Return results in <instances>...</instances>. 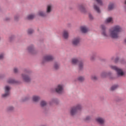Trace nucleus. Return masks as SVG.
<instances>
[{
  "label": "nucleus",
  "instance_id": "f257e3e1",
  "mask_svg": "<svg viewBox=\"0 0 126 126\" xmlns=\"http://www.w3.org/2000/svg\"><path fill=\"white\" fill-rule=\"evenodd\" d=\"M102 30L101 34L105 38L110 37L112 39H119L120 38V32H122V27L119 25L114 26L109 30V34L106 32V27L104 25H101Z\"/></svg>",
  "mask_w": 126,
  "mask_h": 126
},
{
  "label": "nucleus",
  "instance_id": "f03ea898",
  "mask_svg": "<svg viewBox=\"0 0 126 126\" xmlns=\"http://www.w3.org/2000/svg\"><path fill=\"white\" fill-rule=\"evenodd\" d=\"M82 110V105L80 104H78L71 108L70 110V114L71 116H75L77 114L78 111Z\"/></svg>",
  "mask_w": 126,
  "mask_h": 126
},
{
  "label": "nucleus",
  "instance_id": "7ed1b4c3",
  "mask_svg": "<svg viewBox=\"0 0 126 126\" xmlns=\"http://www.w3.org/2000/svg\"><path fill=\"white\" fill-rule=\"evenodd\" d=\"M71 63L72 64H77V63H78L79 68L80 70L83 68V62L80 61L79 58L72 59Z\"/></svg>",
  "mask_w": 126,
  "mask_h": 126
},
{
  "label": "nucleus",
  "instance_id": "20e7f679",
  "mask_svg": "<svg viewBox=\"0 0 126 126\" xmlns=\"http://www.w3.org/2000/svg\"><path fill=\"white\" fill-rule=\"evenodd\" d=\"M25 73L26 74H22V77L23 78V80L25 82H30L31 81V77L29 75H28V73H29V71L27 70L25 71Z\"/></svg>",
  "mask_w": 126,
  "mask_h": 126
},
{
  "label": "nucleus",
  "instance_id": "39448f33",
  "mask_svg": "<svg viewBox=\"0 0 126 126\" xmlns=\"http://www.w3.org/2000/svg\"><path fill=\"white\" fill-rule=\"evenodd\" d=\"M51 11L52 6L51 5H48L47 6L46 12L45 13L43 11H39L38 12V15H39V16H42V17H45V16H47V13H50Z\"/></svg>",
  "mask_w": 126,
  "mask_h": 126
},
{
  "label": "nucleus",
  "instance_id": "423d86ee",
  "mask_svg": "<svg viewBox=\"0 0 126 126\" xmlns=\"http://www.w3.org/2000/svg\"><path fill=\"white\" fill-rule=\"evenodd\" d=\"M63 85L59 84L55 88V91L58 94H63Z\"/></svg>",
  "mask_w": 126,
  "mask_h": 126
},
{
  "label": "nucleus",
  "instance_id": "0eeeda50",
  "mask_svg": "<svg viewBox=\"0 0 126 126\" xmlns=\"http://www.w3.org/2000/svg\"><path fill=\"white\" fill-rule=\"evenodd\" d=\"M10 89H11L10 87L8 86H5L4 87L5 93L2 94V98H5L7 97V96H9V94H10Z\"/></svg>",
  "mask_w": 126,
  "mask_h": 126
},
{
  "label": "nucleus",
  "instance_id": "6e6552de",
  "mask_svg": "<svg viewBox=\"0 0 126 126\" xmlns=\"http://www.w3.org/2000/svg\"><path fill=\"white\" fill-rule=\"evenodd\" d=\"M54 58L53 55H46L43 58L42 63H44L46 62H52L53 61Z\"/></svg>",
  "mask_w": 126,
  "mask_h": 126
},
{
  "label": "nucleus",
  "instance_id": "1a4fd4ad",
  "mask_svg": "<svg viewBox=\"0 0 126 126\" xmlns=\"http://www.w3.org/2000/svg\"><path fill=\"white\" fill-rule=\"evenodd\" d=\"M111 68L112 69H114V70H116V71H117V75L118 76H123V75H124L125 73H124V72H123V70L122 69L118 68L117 66H111Z\"/></svg>",
  "mask_w": 126,
  "mask_h": 126
},
{
  "label": "nucleus",
  "instance_id": "9d476101",
  "mask_svg": "<svg viewBox=\"0 0 126 126\" xmlns=\"http://www.w3.org/2000/svg\"><path fill=\"white\" fill-rule=\"evenodd\" d=\"M80 37H75L72 40V44L73 46H78L79 44L80 43Z\"/></svg>",
  "mask_w": 126,
  "mask_h": 126
},
{
  "label": "nucleus",
  "instance_id": "9b49d317",
  "mask_svg": "<svg viewBox=\"0 0 126 126\" xmlns=\"http://www.w3.org/2000/svg\"><path fill=\"white\" fill-rule=\"evenodd\" d=\"M95 121L101 126H103L104 125H105V119L102 117H97L95 119Z\"/></svg>",
  "mask_w": 126,
  "mask_h": 126
},
{
  "label": "nucleus",
  "instance_id": "f8f14e48",
  "mask_svg": "<svg viewBox=\"0 0 126 126\" xmlns=\"http://www.w3.org/2000/svg\"><path fill=\"white\" fill-rule=\"evenodd\" d=\"M28 52L31 54H36V50L33 45L29 46L27 49Z\"/></svg>",
  "mask_w": 126,
  "mask_h": 126
},
{
  "label": "nucleus",
  "instance_id": "ddd939ff",
  "mask_svg": "<svg viewBox=\"0 0 126 126\" xmlns=\"http://www.w3.org/2000/svg\"><path fill=\"white\" fill-rule=\"evenodd\" d=\"M7 83L9 84H18L19 83L18 81L12 79V78H9L7 81Z\"/></svg>",
  "mask_w": 126,
  "mask_h": 126
},
{
  "label": "nucleus",
  "instance_id": "4468645a",
  "mask_svg": "<svg viewBox=\"0 0 126 126\" xmlns=\"http://www.w3.org/2000/svg\"><path fill=\"white\" fill-rule=\"evenodd\" d=\"M78 9H79L80 11H81V12H86L85 7H84V5H83V4L79 5L78 6Z\"/></svg>",
  "mask_w": 126,
  "mask_h": 126
},
{
  "label": "nucleus",
  "instance_id": "2eb2a0df",
  "mask_svg": "<svg viewBox=\"0 0 126 126\" xmlns=\"http://www.w3.org/2000/svg\"><path fill=\"white\" fill-rule=\"evenodd\" d=\"M63 36L64 39H67V38H68V32L67 31H64L63 32Z\"/></svg>",
  "mask_w": 126,
  "mask_h": 126
},
{
  "label": "nucleus",
  "instance_id": "dca6fc26",
  "mask_svg": "<svg viewBox=\"0 0 126 126\" xmlns=\"http://www.w3.org/2000/svg\"><path fill=\"white\" fill-rule=\"evenodd\" d=\"M94 10H95V11L97 12V13H100V12H101V11L100 10V8H99V7L97 6L95 4H94Z\"/></svg>",
  "mask_w": 126,
  "mask_h": 126
},
{
  "label": "nucleus",
  "instance_id": "f3484780",
  "mask_svg": "<svg viewBox=\"0 0 126 126\" xmlns=\"http://www.w3.org/2000/svg\"><path fill=\"white\" fill-rule=\"evenodd\" d=\"M40 100V97L37 95H33L32 96V100L33 102H38Z\"/></svg>",
  "mask_w": 126,
  "mask_h": 126
},
{
  "label": "nucleus",
  "instance_id": "a211bd4d",
  "mask_svg": "<svg viewBox=\"0 0 126 126\" xmlns=\"http://www.w3.org/2000/svg\"><path fill=\"white\" fill-rule=\"evenodd\" d=\"M114 7H115V5L114 4V3H110L108 5V10H112V9H114Z\"/></svg>",
  "mask_w": 126,
  "mask_h": 126
},
{
  "label": "nucleus",
  "instance_id": "6ab92c4d",
  "mask_svg": "<svg viewBox=\"0 0 126 126\" xmlns=\"http://www.w3.org/2000/svg\"><path fill=\"white\" fill-rule=\"evenodd\" d=\"M105 23H113V18L112 17H109L105 20Z\"/></svg>",
  "mask_w": 126,
  "mask_h": 126
},
{
  "label": "nucleus",
  "instance_id": "aec40b11",
  "mask_svg": "<svg viewBox=\"0 0 126 126\" xmlns=\"http://www.w3.org/2000/svg\"><path fill=\"white\" fill-rule=\"evenodd\" d=\"M81 30L83 33H86L88 31V29L86 27H82L81 28Z\"/></svg>",
  "mask_w": 126,
  "mask_h": 126
},
{
  "label": "nucleus",
  "instance_id": "412c9836",
  "mask_svg": "<svg viewBox=\"0 0 126 126\" xmlns=\"http://www.w3.org/2000/svg\"><path fill=\"white\" fill-rule=\"evenodd\" d=\"M13 110H14V107H13V106H8L6 108V111L7 112H11L13 111Z\"/></svg>",
  "mask_w": 126,
  "mask_h": 126
},
{
  "label": "nucleus",
  "instance_id": "4be33fe9",
  "mask_svg": "<svg viewBox=\"0 0 126 126\" xmlns=\"http://www.w3.org/2000/svg\"><path fill=\"white\" fill-rule=\"evenodd\" d=\"M40 106L42 107H45V106H47V102H46L45 100H42L40 102Z\"/></svg>",
  "mask_w": 126,
  "mask_h": 126
},
{
  "label": "nucleus",
  "instance_id": "5701e85b",
  "mask_svg": "<svg viewBox=\"0 0 126 126\" xmlns=\"http://www.w3.org/2000/svg\"><path fill=\"white\" fill-rule=\"evenodd\" d=\"M54 68L56 70L59 69V68H60V64L58 63H55L54 65Z\"/></svg>",
  "mask_w": 126,
  "mask_h": 126
},
{
  "label": "nucleus",
  "instance_id": "b1692460",
  "mask_svg": "<svg viewBox=\"0 0 126 126\" xmlns=\"http://www.w3.org/2000/svg\"><path fill=\"white\" fill-rule=\"evenodd\" d=\"M35 17V15L34 14H30L27 17V19H29V20H31V19H33Z\"/></svg>",
  "mask_w": 126,
  "mask_h": 126
},
{
  "label": "nucleus",
  "instance_id": "393cba45",
  "mask_svg": "<svg viewBox=\"0 0 126 126\" xmlns=\"http://www.w3.org/2000/svg\"><path fill=\"white\" fill-rule=\"evenodd\" d=\"M118 87H119V86H118L117 85H113L111 87L110 90L111 91H114V90H116V89H117Z\"/></svg>",
  "mask_w": 126,
  "mask_h": 126
},
{
  "label": "nucleus",
  "instance_id": "a878e982",
  "mask_svg": "<svg viewBox=\"0 0 126 126\" xmlns=\"http://www.w3.org/2000/svg\"><path fill=\"white\" fill-rule=\"evenodd\" d=\"M107 75H108V73L106 72H103L101 74V77L102 78H105V77H107Z\"/></svg>",
  "mask_w": 126,
  "mask_h": 126
},
{
  "label": "nucleus",
  "instance_id": "bb28decb",
  "mask_svg": "<svg viewBox=\"0 0 126 126\" xmlns=\"http://www.w3.org/2000/svg\"><path fill=\"white\" fill-rule=\"evenodd\" d=\"M78 81H80V82H82L84 81V77L83 76H79L77 78Z\"/></svg>",
  "mask_w": 126,
  "mask_h": 126
},
{
  "label": "nucleus",
  "instance_id": "cd10ccee",
  "mask_svg": "<svg viewBox=\"0 0 126 126\" xmlns=\"http://www.w3.org/2000/svg\"><path fill=\"white\" fill-rule=\"evenodd\" d=\"M96 1V2L99 4V5H103V1L102 0H94Z\"/></svg>",
  "mask_w": 126,
  "mask_h": 126
},
{
  "label": "nucleus",
  "instance_id": "c85d7f7f",
  "mask_svg": "<svg viewBox=\"0 0 126 126\" xmlns=\"http://www.w3.org/2000/svg\"><path fill=\"white\" fill-rule=\"evenodd\" d=\"M33 32H34V30H33V29H30L28 30V33L30 35L32 34V33H33Z\"/></svg>",
  "mask_w": 126,
  "mask_h": 126
},
{
  "label": "nucleus",
  "instance_id": "c756f323",
  "mask_svg": "<svg viewBox=\"0 0 126 126\" xmlns=\"http://www.w3.org/2000/svg\"><path fill=\"white\" fill-rule=\"evenodd\" d=\"M95 58H96V54H93L91 56V61H94V60H95Z\"/></svg>",
  "mask_w": 126,
  "mask_h": 126
},
{
  "label": "nucleus",
  "instance_id": "7c9ffc66",
  "mask_svg": "<svg viewBox=\"0 0 126 126\" xmlns=\"http://www.w3.org/2000/svg\"><path fill=\"white\" fill-rule=\"evenodd\" d=\"M85 121L87 122V121H90L91 120V116H87L85 118Z\"/></svg>",
  "mask_w": 126,
  "mask_h": 126
},
{
  "label": "nucleus",
  "instance_id": "2f4dec72",
  "mask_svg": "<svg viewBox=\"0 0 126 126\" xmlns=\"http://www.w3.org/2000/svg\"><path fill=\"white\" fill-rule=\"evenodd\" d=\"M92 80H97V77L94 75L91 76Z\"/></svg>",
  "mask_w": 126,
  "mask_h": 126
},
{
  "label": "nucleus",
  "instance_id": "473e14b6",
  "mask_svg": "<svg viewBox=\"0 0 126 126\" xmlns=\"http://www.w3.org/2000/svg\"><path fill=\"white\" fill-rule=\"evenodd\" d=\"M14 40V36H11L9 38V41L10 42H12V41H13Z\"/></svg>",
  "mask_w": 126,
  "mask_h": 126
},
{
  "label": "nucleus",
  "instance_id": "72a5a7b5",
  "mask_svg": "<svg viewBox=\"0 0 126 126\" xmlns=\"http://www.w3.org/2000/svg\"><path fill=\"white\" fill-rule=\"evenodd\" d=\"M14 72L15 73H17L18 72V69L17 68H16V67H15L14 68Z\"/></svg>",
  "mask_w": 126,
  "mask_h": 126
},
{
  "label": "nucleus",
  "instance_id": "f704fd0d",
  "mask_svg": "<svg viewBox=\"0 0 126 126\" xmlns=\"http://www.w3.org/2000/svg\"><path fill=\"white\" fill-rule=\"evenodd\" d=\"M4 58V54H1L0 55V60H2Z\"/></svg>",
  "mask_w": 126,
  "mask_h": 126
},
{
  "label": "nucleus",
  "instance_id": "c9c22d12",
  "mask_svg": "<svg viewBox=\"0 0 126 126\" xmlns=\"http://www.w3.org/2000/svg\"><path fill=\"white\" fill-rule=\"evenodd\" d=\"M89 17L90 19H91V20H92V19H94L93 16H92V15L91 14H89Z\"/></svg>",
  "mask_w": 126,
  "mask_h": 126
},
{
  "label": "nucleus",
  "instance_id": "e433bc0d",
  "mask_svg": "<svg viewBox=\"0 0 126 126\" xmlns=\"http://www.w3.org/2000/svg\"><path fill=\"white\" fill-rule=\"evenodd\" d=\"M119 61V57H117L115 59L114 62L115 63H117Z\"/></svg>",
  "mask_w": 126,
  "mask_h": 126
},
{
  "label": "nucleus",
  "instance_id": "4c0bfd02",
  "mask_svg": "<svg viewBox=\"0 0 126 126\" xmlns=\"http://www.w3.org/2000/svg\"><path fill=\"white\" fill-rule=\"evenodd\" d=\"M18 18H19L18 16H15V20H17Z\"/></svg>",
  "mask_w": 126,
  "mask_h": 126
},
{
  "label": "nucleus",
  "instance_id": "58836bf2",
  "mask_svg": "<svg viewBox=\"0 0 126 126\" xmlns=\"http://www.w3.org/2000/svg\"><path fill=\"white\" fill-rule=\"evenodd\" d=\"M52 102H53V103H55L56 102V99H54L52 100Z\"/></svg>",
  "mask_w": 126,
  "mask_h": 126
},
{
  "label": "nucleus",
  "instance_id": "ea45409f",
  "mask_svg": "<svg viewBox=\"0 0 126 126\" xmlns=\"http://www.w3.org/2000/svg\"><path fill=\"white\" fill-rule=\"evenodd\" d=\"M5 20L6 21H8V20H9V18H6Z\"/></svg>",
  "mask_w": 126,
  "mask_h": 126
},
{
  "label": "nucleus",
  "instance_id": "a19ab883",
  "mask_svg": "<svg viewBox=\"0 0 126 126\" xmlns=\"http://www.w3.org/2000/svg\"><path fill=\"white\" fill-rule=\"evenodd\" d=\"M111 60H112V61H114V60H115V58H114V57L112 58Z\"/></svg>",
  "mask_w": 126,
  "mask_h": 126
},
{
  "label": "nucleus",
  "instance_id": "79ce46f5",
  "mask_svg": "<svg viewBox=\"0 0 126 126\" xmlns=\"http://www.w3.org/2000/svg\"><path fill=\"white\" fill-rule=\"evenodd\" d=\"M124 60H122V61H121V63H124Z\"/></svg>",
  "mask_w": 126,
  "mask_h": 126
}]
</instances>
